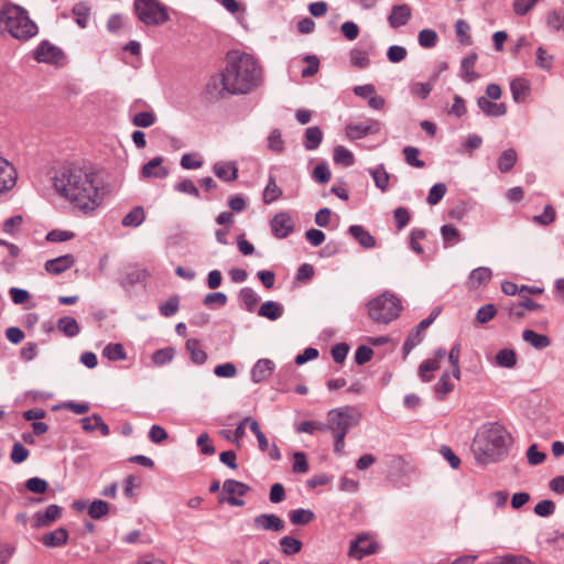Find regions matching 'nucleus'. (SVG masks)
I'll list each match as a JSON object with an SVG mask.
<instances>
[{
  "mask_svg": "<svg viewBox=\"0 0 564 564\" xmlns=\"http://www.w3.org/2000/svg\"><path fill=\"white\" fill-rule=\"evenodd\" d=\"M53 187L62 199L85 215L96 212L106 194L99 172L76 162L64 164L55 172Z\"/></svg>",
  "mask_w": 564,
  "mask_h": 564,
  "instance_id": "1",
  "label": "nucleus"
},
{
  "mask_svg": "<svg viewBox=\"0 0 564 564\" xmlns=\"http://www.w3.org/2000/svg\"><path fill=\"white\" fill-rule=\"evenodd\" d=\"M263 79L260 63L239 50L226 54V65L220 73L223 90L230 95H246L256 89Z\"/></svg>",
  "mask_w": 564,
  "mask_h": 564,
  "instance_id": "2",
  "label": "nucleus"
},
{
  "mask_svg": "<svg viewBox=\"0 0 564 564\" xmlns=\"http://www.w3.org/2000/svg\"><path fill=\"white\" fill-rule=\"evenodd\" d=\"M0 23L11 36L28 41L37 34V25L30 19L28 11L20 6L8 3L0 9Z\"/></svg>",
  "mask_w": 564,
  "mask_h": 564,
  "instance_id": "3",
  "label": "nucleus"
},
{
  "mask_svg": "<svg viewBox=\"0 0 564 564\" xmlns=\"http://www.w3.org/2000/svg\"><path fill=\"white\" fill-rule=\"evenodd\" d=\"M402 310L401 300L390 292H384L367 303L369 317L378 324L391 323L400 316Z\"/></svg>",
  "mask_w": 564,
  "mask_h": 564,
  "instance_id": "4",
  "label": "nucleus"
},
{
  "mask_svg": "<svg viewBox=\"0 0 564 564\" xmlns=\"http://www.w3.org/2000/svg\"><path fill=\"white\" fill-rule=\"evenodd\" d=\"M134 11L147 25H161L170 20L167 8L159 0H134Z\"/></svg>",
  "mask_w": 564,
  "mask_h": 564,
  "instance_id": "5",
  "label": "nucleus"
},
{
  "mask_svg": "<svg viewBox=\"0 0 564 564\" xmlns=\"http://www.w3.org/2000/svg\"><path fill=\"white\" fill-rule=\"evenodd\" d=\"M482 438L486 443L487 449H482L477 446L475 452V457L478 462L482 464H487L492 462V453L490 451L500 449L505 447L507 440L506 430L498 423L491 424L482 434Z\"/></svg>",
  "mask_w": 564,
  "mask_h": 564,
  "instance_id": "6",
  "label": "nucleus"
},
{
  "mask_svg": "<svg viewBox=\"0 0 564 564\" xmlns=\"http://www.w3.org/2000/svg\"><path fill=\"white\" fill-rule=\"evenodd\" d=\"M328 421L324 426L333 434H348L349 430L359 422L356 411L351 406L333 409L327 414Z\"/></svg>",
  "mask_w": 564,
  "mask_h": 564,
  "instance_id": "7",
  "label": "nucleus"
},
{
  "mask_svg": "<svg viewBox=\"0 0 564 564\" xmlns=\"http://www.w3.org/2000/svg\"><path fill=\"white\" fill-rule=\"evenodd\" d=\"M37 63L62 65L65 58L64 52L47 40L42 41L32 53Z\"/></svg>",
  "mask_w": 564,
  "mask_h": 564,
  "instance_id": "8",
  "label": "nucleus"
},
{
  "mask_svg": "<svg viewBox=\"0 0 564 564\" xmlns=\"http://www.w3.org/2000/svg\"><path fill=\"white\" fill-rule=\"evenodd\" d=\"M249 490L250 487L247 484L235 479H227L223 485V495L226 497L220 498V502L227 501L230 506L242 507L245 501L241 498L245 497Z\"/></svg>",
  "mask_w": 564,
  "mask_h": 564,
  "instance_id": "9",
  "label": "nucleus"
},
{
  "mask_svg": "<svg viewBox=\"0 0 564 564\" xmlns=\"http://www.w3.org/2000/svg\"><path fill=\"white\" fill-rule=\"evenodd\" d=\"M378 551V543L367 534L359 535L351 541L348 556L355 560H361L365 556L375 554Z\"/></svg>",
  "mask_w": 564,
  "mask_h": 564,
  "instance_id": "10",
  "label": "nucleus"
},
{
  "mask_svg": "<svg viewBox=\"0 0 564 564\" xmlns=\"http://www.w3.org/2000/svg\"><path fill=\"white\" fill-rule=\"evenodd\" d=\"M18 181V172L12 163L0 155V197L13 189Z\"/></svg>",
  "mask_w": 564,
  "mask_h": 564,
  "instance_id": "11",
  "label": "nucleus"
},
{
  "mask_svg": "<svg viewBox=\"0 0 564 564\" xmlns=\"http://www.w3.org/2000/svg\"><path fill=\"white\" fill-rule=\"evenodd\" d=\"M270 227L274 237L283 239L293 232L294 223L288 212H280L270 220Z\"/></svg>",
  "mask_w": 564,
  "mask_h": 564,
  "instance_id": "12",
  "label": "nucleus"
},
{
  "mask_svg": "<svg viewBox=\"0 0 564 564\" xmlns=\"http://www.w3.org/2000/svg\"><path fill=\"white\" fill-rule=\"evenodd\" d=\"M381 129V123L378 120H367L358 123H350L346 127V135L350 140H358L368 134L378 133Z\"/></svg>",
  "mask_w": 564,
  "mask_h": 564,
  "instance_id": "13",
  "label": "nucleus"
},
{
  "mask_svg": "<svg viewBox=\"0 0 564 564\" xmlns=\"http://www.w3.org/2000/svg\"><path fill=\"white\" fill-rule=\"evenodd\" d=\"M373 45L356 46L349 51V61L352 67L365 69L370 66V56L373 54Z\"/></svg>",
  "mask_w": 564,
  "mask_h": 564,
  "instance_id": "14",
  "label": "nucleus"
},
{
  "mask_svg": "<svg viewBox=\"0 0 564 564\" xmlns=\"http://www.w3.org/2000/svg\"><path fill=\"white\" fill-rule=\"evenodd\" d=\"M76 259L73 254L67 253L45 262L44 269L48 274L59 275L74 267Z\"/></svg>",
  "mask_w": 564,
  "mask_h": 564,
  "instance_id": "15",
  "label": "nucleus"
},
{
  "mask_svg": "<svg viewBox=\"0 0 564 564\" xmlns=\"http://www.w3.org/2000/svg\"><path fill=\"white\" fill-rule=\"evenodd\" d=\"M412 17V9L409 4L402 3L393 6L388 17L389 25L392 29H399L405 25Z\"/></svg>",
  "mask_w": 564,
  "mask_h": 564,
  "instance_id": "16",
  "label": "nucleus"
},
{
  "mask_svg": "<svg viewBox=\"0 0 564 564\" xmlns=\"http://www.w3.org/2000/svg\"><path fill=\"white\" fill-rule=\"evenodd\" d=\"M256 528L265 531H281L284 528L283 520L273 513H263L257 516L253 520Z\"/></svg>",
  "mask_w": 564,
  "mask_h": 564,
  "instance_id": "17",
  "label": "nucleus"
},
{
  "mask_svg": "<svg viewBox=\"0 0 564 564\" xmlns=\"http://www.w3.org/2000/svg\"><path fill=\"white\" fill-rule=\"evenodd\" d=\"M163 159L155 156L142 166L141 174L144 178L156 177L164 178L169 174V170L163 166Z\"/></svg>",
  "mask_w": 564,
  "mask_h": 564,
  "instance_id": "18",
  "label": "nucleus"
},
{
  "mask_svg": "<svg viewBox=\"0 0 564 564\" xmlns=\"http://www.w3.org/2000/svg\"><path fill=\"white\" fill-rule=\"evenodd\" d=\"M274 370V364L272 360L263 358L259 359L251 370L252 381L256 383L265 381L269 379Z\"/></svg>",
  "mask_w": 564,
  "mask_h": 564,
  "instance_id": "19",
  "label": "nucleus"
},
{
  "mask_svg": "<svg viewBox=\"0 0 564 564\" xmlns=\"http://www.w3.org/2000/svg\"><path fill=\"white\" fill-rule=\"evenodd\" d=\"M510 90L516 102H523L531 93V84L527 78L516 77L510 83Z\"/></svg>",
  "mask_w": 564,
  "mask_h": 564,
  "instance_id": "20",
  "label": "nucleus"
},
{
  "mask_svg": "<svg viewBox=\"0 0 564 564\" xmlns=\"http://www.w3.org/2000/svg\"><path fill=\"white\" fill-rule=\"evenodd\" d=\"M477 106L479 109L489 117H500L506 115L507 106L503 102H494V100L488 99L485 96H481L477 99Z\"/></svg>",
  "mask_w": 564,
  "mask_h": 564,
  "instance_id": "21",
  "label": "nucleus"
},
{
  "mask_svg": "<svg viewBox=\"0 0 564 564\" xmlns=\"http://www.w3.org/2000/svg\"><path fill=\"white\" fill-rule=\"evenodd\" d=\"M0 246L7 249V254L2 257L0 263L7 271H11L15 267L17 259L21 254V249L18 245L2 239H0Z\"/></svg>",
  "mask_w": 564,
  "mask_h": 564,
  "instance_id": "22",
  "label": "nucleus"
},
{
  "mask_svg": "<svg viewBox=\"0 0 564 564\" xmlns=\"http://www.w3.org/2000/svg\"><path fill=\"white\" fill-rule=\"evenodd\" d=\"M68 531L65 528H57L52 532L44 534L41 538V542L46 547H58L67 543Z\"/></svg>",
  "mask_w": 564,
  "mask_h": 564,
  "instance_id": "23",
  "label": "nucleus"
},
{
  "mask_svg": "<svg viewBox=\"0 0 564 564\" xmlns=\"http://www.w3.org/2000/svg\"><path fill=\"white\" fill-rule=\"evenodd\" d=\"M213 170L216 176L225 182H232L238 177V167L235 162H217Z\"/></svg>",
  "mask_w": 564,
  "mask_h": 564,
  "instance_id": "24",
  "label": "nucleus"
},
{
  "mask_svg": "<svg viewBox=\"0 0 564 564\" xmlns=\"http://www.w3.org/2000/svg\"><path fill=\"white\" fill-rule=\"evenodd\" d=\"M62 517V508L57 505H50L43 512H36L37 527H46Z\"/></svg>",
  "mask_w": 564,
  "mask_h": 564,
  "instance_id": "25",
  "label": "nucleus"
},
{
  "mask_svg": "<svg viewBox=\"0 0 564 564\" xmlns=\"http://www.w3.org/2000/svg\"><path fill=\"white\" fill-rule=\"evenodd\" d=\"M492 278V272L487 267H479L474 269L468 279L469 286L473 289H478L482 285H487Z\"/></svg>",
  "mask_w": 564,
  "mask_h": 564,
  "instance_id": "26",
  "label": "nucleus"
},
{
  "mask_svg": "<svg viewBox=\"0 0 564 564\" xmlns=\"http://www.w3.org/2000/svg\"><path fill=\"white\" fill-rule=\"evenodd\" d=\"M82 427L85 432L88 433L99 430L102 436H107L110 433L109 426L98 414L82 419Z\"/></svg>",
  "mask_w": 564,
  "mask_h": 564,
  "instance_id": "27",
  "label": "nucleus"
},
{
  "mask_svg": "<svg viewBox=\"0 0 564 564\" xmlns=\"http://www.w3.org/2000/svg\"><path fill=\"white\" fill-rule=\"evenodd\" d=\"M349 234L364 247L373 248L376 246L375 237L362 226L352 225L349 227Z\"/></svg>",
  "mask_w": 564,
  "mask_h": 564,
  "instance_id": "28",
  "label": "nucleus"
},
{
  "mask_svg": "<svg viewBox=\"0 0 564 564\" xmlns=\"http://www.w3.org/2000/svg\"><path fill=\"white\" fill-rule=\"evenodd\" d=\"M476 62H477L476 53H471V54L467 55L462 61V64H460L462 78L466 83H471V82L476 80L479 76L475 70Z\"/></svg>",
  "mask_w": 564,
  "mask_h": 564,
  "instance_id": "29",
  "label": "nucleus"
},
{
  "mask_svg": "<svg viewBox=\"0 0 564 564\" xmlns=\"http://www.w3.org/2000/svg\"><path fill=\"white\" fill-rule=\"evenodd\" d=\"M323 140V131L319 127L314 126L305 130L304 133V147L308 151L316 150Z\"/></svg>",
  "mask_w": 564,
  "mask_h": 564,
  "instance_id": "30",
  "label": "nucleus"
},
{
  "mask_svg": "<svg viewBox=\"0 0 564 564\" xmlns=\"http://www.w3.org/2000/svg\"><path fill=\"white\" fill-rule=\"evenodd\" d=\"M186 349L191 355V360L194 364L203 365L207 360V354L202 348L200 341L196 338H189L186 341Z\"/></svg>",
  "mask_w": 564,
  "mask_h": 564,
  "instance_id": "31",
  "label": "nucleus"
},
{
  "mask_svg": "<svg viewBox=\"0 0 564 564\" xmlns=\"http://www.w3.org/2000/svg\"><path fill=\"white\" fill-rule=\"evenodd\" d=\"M441 236L445 248H451L462 241L459 230L453 225H443L441 227Z\"/></svg>",
  "mask_w": 564,
  "mask_h": 564,
  "instance_id": "32",
  "label": "nucleus"
},
{
  "mask_svg": "<svg viewBox=\"0 0 564 564\" xmlns=\"http://www.w3.org/2000/svg\"><path fill=\"white\" fill-rule=\"evenodd\" d=\"M454 390V383L449 373L444 372L434 386V392L438 400H445L446 397Z\"/></svg>",
  "mask_w": 564,
  "mask_h": 564,
  "instance_id": "33",
  "label": "nucleus"
},
{
  "mask_svg": "<svg viewBox=\"0 0 564 564\" xmlns=\"http://www.w3.org/2000/svg\"><path fill=\"white\" fill-rule=\"evenodd\" d=\"M282 313L283 307L281 306V304L274 301L264 302L258 311V314L261 317H265L270 321H275L280 318L282 316Z\"/></svg>",
  "mask_w": 564,
  "mask_h": 564,
  "instance_id": "34",
  "label": "nucleus"
},
{
  "mask_svg": "<svg viewBox=\"0 0 564 564\" xmlns=\"http://www.w3.org/2000/svg\"><path fill=\"white\" fill-rule=\"evenodd\" d=\"M523 339L536 349H544L550 346L551 340L546 335L538 334L532 329L522 333Z\"/></svg>",
  "mask_w": 564,
  "mask_h": 564,
  "instance_id": "35",
  "label": "nucleus"
},
{
  "mask_svg": "<svg viewBox=\"0 0 564 564\" xmlns=\"http://www.w3.org/2000/svg\"><path fill=\"white\" fill-rule=\"evenodd\" d=\"M441 368L438 359H426L419 367V377L424 382H430L434 378V372Z\"/></svg>",
  "mask_w": 564,
  "mask_h": 564,
  "instance_id": "36",
  "label": "nucleus"
},
{
  "mask_svg": "<svg viewBox=\"0 0 564 564\" xmlns=\"http://www.w3.org/2000/svg\"><path fill=\"white\" fill-rule=\"evenodd\" d=\"M518 160L517 152L513 149L503 151L497 161V166L501 173H507L513 169Z\"/></svg>",
  "mask_w": 564,
  "mask_h": 564,
  "instance_id": "37",
  "label": "nucleus"
},
{
  "mask_svg": "<svg viewBox=\"0 0 564 564\" xmlns=\"http://www.w3.org/2000/svg\"><path fill=\"white\" fill-rule=\"evenodd\" d=\"M145 219V213L142 206L133 207L123 218V227H139Z\"/></svg>",
  "mask_w": 564,
  "mask_h": 564,
  "instance_id": "38",
  "label": "nucleus"
},
{
  "mask_svg": "<svg viewBox=\"0 0 564 564\" xmlns=\"http://www.w3.org/2000/svg\"><path fill=\"white\" fill-rule=\"evenodd\" d=\"M370 174L373 178L376 186L386 192L389 188L390 174L384 169L383 164H379L375 169L370 171Z\"/></svg>",
  "mask_w": 564,
  "mask_h": 564,
  "instance_id": "39",
  "label": "nucleus"
},
{
  "mask_svg": "<svg viewBox=\"0 0 564 564\" xmlns=\"http://www.w3.org/2000/svg\"><path fill=\"white\" fill-rule=\"evenodd\" d=\"M495 362L499 367L513 368L517 365V354L513 349H501L497 352Z\"/></svg>",
  "mask_w": 564,
  "mask_h": 564,
  "instance_id": "40",
  "label": "nucleus"
},
{
  "mask_svg": "<svg viewBox=\"0 0 564 564\" xmlns=\"http://www.w3.org/2000/svg\"><path fill=\"white\" fill-rule=\"evenodd\" d=\"M314 512L310 509H294L289 512L290 521L295 525H305L313 521Z\"/></svg>",
  "mask_w": 564,
  "mask_h": 564,
  "instance_id": "41",
  "label": "nucleus"
},
{
  "mask_svg": "<svg viewBox=\"0 0 564 564\" xmlns=\"http://www.w3.org/2000/svg\"><path fill=\"white\" fill-rule=\"evenodd\" d=\"M333 160L336 164L344 166H351L355 163V156L352 152L343 145H336L334 148Z\"/></svg>",
  "mask_w": 564,
  "mask_h": 564,
  "instance_id": "42",
  "label": "nucleus"
},
{
  "mask_svg": "<svg viewBox=\"0 0 564 564\" xmlns=\"http://www.w3.org/2000/svg\"><path fill=\"white\" fill-rule=\"evenodd\" d=\"M57 327L68 337H74L79 333L77 321L70 316L61 317L57 322Z\"/></svg>",
  "mask_w": 564,
  "mask_h": 564,
  "instance_id": "43",
  "label": "nucleus"
},
{
  "mask_svg": "<svg viewBox=\"0 0 564 564\" xmlns=\"http://www.w3.org/2000/svg\"><path fill=\"white\" fill-rule=\"evenodd\" d=\"M110 506L105 500H94L88 507V514L91 519L99 520L109 513Z\"/></svg>",
  "mask_w": 564,
  "mask_h": 564,
  "instance_id": "44",
  "label": "nucleus"
},
{
  "mask_svg": "<svg viewBox=\"0 0 564 564\" xmlns=\"http://www.w3.org/2000/svg\"><path fill=\"white\" fill-rule=\"evenodd\" d=\"M239 297L248 312H253L259 303V297L251 288H242Z\"/></svg>",
  "mask_w": 564,
  "mask_h": 564,
  "instance_id": "45",
  "label": "nucleus"
},
{
  "mask_svg": "<svg viewBox=\"0 0 564 564\" xmlns=\"http://www.w3.org/2000/svg\"><path fill=\"white\" fill-rule=\"evenodd\" d=\"M104 357L111 361L124 360L127 358V354L121 344H108L102 350Z\"/></svg>",
  "mask_w": 564,
  "mask_h": 564,
  "instance_id": "46",
  "label": "nucleus"
},
{
  "mask_svg": "<svg viewBox=\"0 0 564 564\" xmlns=\"http://www.w3.org/2000/svg\"><path fill=\"white\" fill-rule=\"evenodd\" d=\"M546 25L552 31H564V9L550 11L546 15Z\"/></svg>",
  "mask_w": 564,
  "mask_h": 564,
  "instance_id": "47",
  "label": "nucleus"
},
{
  "mask_svg": "<svg viewBox=\"0 0 564 564\" xmlns=\"http://www.w3.org/2000/svg\"><path fill=\"white\" fill-rule=\"evenodd\" d=\"M73 14L75 17L76 23L82 28H86L90 17V8L84 3L79 2L74 6Z\"/></svg>",
  "mask_w": 564,
  "mask_h": 564,
  "instance_id": "48",
  "label": "nucleus"
},
{
  "mask_svg": "<svg viewBox=\"0 0 564 564\" xmlns=\"http://www.w3.org/2000/svg\"><path fill=\"white\" fill-rule=\"evenodd\" d=\"M282 195L281 188L276 185L275 178L270 176L269 182L263 191L264 204H271L280 198Z\"/></svg>",
  "mask_w": 564,
  "mask_h": 564,
  "instance_id": "49",
  "label": "nucleus"
},
{
  "mask_svg": "<svg viewBox=\"0 0 564 564\" xmlns=\"http://www.w3.org/2000/svg\"><path fill=\"white\" fill-rule=\"evenodd\" d=\"M426 237V232L421 228H413L410 232V247L411 249L417 253L422 254L424 252V248L422 245V240Z\"/></svg>",
  "mask_w": 564,
  "mask_h": 564,
  "instance_id": "50",
  "label": "nucleus"
},
{
  "mask_svg": "<svg viewBox=\"0 0 564 564\" xmlns=\"http://www.w3.org/2000/svg\"><path fill=\"white\" fill-rule=\"evenodd\" d=\"M404 160L405 162L417 169H422L425 166L424 161L420 160V150L415 147L408 145L403 149Z\"/></svg>",
  "mask_w": 564,
  "mask_h": 564,
  "instance_id": "51",
  "label": "nucleus"
},
{
  "mask_svg": "<svg viewBox=\"0 0 564 564\" xmlns=\"http://www.w3.org/2000/svg\"><path fill=\"white\" fill-rule=\"evenodd\" d=\"M281 550L286 555H293L302 550V542L292 536H283L280 541Z\"/></svg>",
  "mask_w": 564,
  "mask_h": 564,
  "instance_id": "52",
  "label": "nucleus"
},
{
  "mask_svg": "<svg viewBox=\"0 0 564 564\" xmlns=\"http://www.w3.org/2000/svg\"><path fill=\"white\" fill-rule=\"evenodd\" d=\"M425 337V333L415 327L408 336L403 344V352L404 355L410 354V351L416 347Z\"/></svg>",
  "mask_w": 564,
  "mask_h": 564,
  "instance_id": "53",
  "label": "nucleus"
},
{
  "mask_svg": "<svg viewBox=\"0 0 564 564\" xmlns=\"http://www.w3.org/2000/svg\"><path fill=\"white\" fill-rule=\"evenodd\" d=\"M23 224V217L21 215H14L4 220L2 225V231L10 236H15Z\"/></svg>",
  "mask_w": 564,
  "mask_h": 564,
  "instance_id": "54",
  "label": "nucleus"
},
{
  "mask_svg": "<svg viewBox=\"0 0 564 564\" xmlns=\"http://www.w3.org/2000/svg\"><path fill=\"white\" fill-rule=\"evenodd\" d=\"M306 67L301 70L302 77H312L319 70V58L316 55H306L303 58Z\"/></svg>",
  "mask_w": 564,
  "mask_h": 564,
  "instance_id": "55",
  "label": "nucleus"
},
{
  "mask_svg": "<svg viewBox=\"0 0 564 564\" xmlns=\"http://www.w3.org/2000/svg\"><path fill=\"white\" fill-rule=\"evenodd\" d=\"M180 307V299L177 295L171 296L169 300L160 304V313L165 317H171L177 313Z\"/></svg>",
  "mask_w": 564,
  "mask_h": 564,
  "instance_id": "56",
  "label": "nucleus"
},
{
  "mask_svg": "<svg viewBox=\"0 0 564 564\" xmlns=\"http://www.w3.org/2000/svg\"><path fill=\"white\" fill-rule=\"evenodd\" d=\"M174 355H175L174 348L165 347V348L156 350L152 355V361L156 366H163V365L172 361V359L174 358Z\"/></svg>",
  "mask_w": 564,
  "mask_h": 564,
  "instance_id": "57",
  "label": "nucleus"
},
{
  "mask_svg": "<svg viewBox=\"0 0 564 564\" xmlns=\"http://www.w3.org/2000/svg\"><path fill=\"white\" fill-rule=\"evenodd\" d=\"M417 40L422 47L431 48L437 43V34L432 29H424L420 31Z\"/></svg>",
  "mask_w": 564,
  "mask_h": 564,
  "instance_id": "58",
  "label": "nucleus"
},
{
  "mask_svg": "<svg viewBox=\"0 0 564 564\" xmlns=\"http://www.w3.org/2000/svg\"><path fill=\"white\" fill-rule=\"evenodd\" d=\"M446 185L444 183H437L433 185L427 195V203L430 205L438 204L446 194Z\"/></svg>",
  "mask_w": 564,
  "mask_h": 564,
  "instance_id": "59",
  "label": "nucleus"
},
{
  "mask_svg": "<svg viewBox=\"0 0 564 564\" xmlns=\"http://www.w3.org/2000/svg\"><path fill=\"white\" fill-rule=\"evenodd\" d=\"M555 218V209L553 208V206L546 205L541 215H536L533 217V221L542 226H547L554 223Z\"/></svg>",
  "mask_w": 564,
  "mask_h": 564,
  "instance_id": "60",
  "label": "nucleus"
},
{
  "mask_svg": "<svg viewBox=\"0 0 564 564\" xmlns=\"http://www.w3.org/2000/svg\"><path fill=\"white\" fill-rule=\"evenodd\" d=\"M268 147L275 153H281L284 150V141L280 130L274 129L271 131L268 138Z\"/></svg>",
  "mask_w": 564,
  "mask_h": 564,
  "instance_id": "61",
  "label": "nucleus"
},
{
  "mask_svg": "<svg viewBox=\"0 0 564 564\" xmlns=\"http://www.w3.org/2000/svg\"><path fill=\"white\" fill-rule=\"evenodd\" d=\"M540 0H513L512 9L519 17L529 13Z\"/></svg>",
  "mask_w": 564,
  "mask_h": 564,
  "instance_id": "62",
  "label": "nucleus"
},
{
  "mask_svg": "<svg viewBox=\"0 0 564 564\" xmlns=\"http://www.w3.org/2000/svg\"><path fill=\"white\" fill-rule=\"evenodd\" d=\"M155 122V116L151 111H141L134 115L132 123L135 127L148 128Z\"/></svg>",
  "mask_w": 564,
  "mask_h": 564,
  "instance_id": "63",
  "label": "nucleus"
},
{
  "mask_svg": "<svg viewBox=\"0 0 564 564\" xmlns=\"http://www.w3.org/2000/svg\"><path fill=\"white\" fill-rule=\"evenodd\" d=\"M536 66L550 70L553 64V56L550 55L546 50L542 46H539L536 50Z\"/></svg>",
  "mask_w": 564,
  "mask_h": 564,
  "instance_id": "64",
  "label": "nucleus"
}]
</instances>
